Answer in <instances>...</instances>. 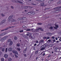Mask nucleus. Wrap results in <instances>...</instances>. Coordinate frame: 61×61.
I'll return each instance as SVG.
<instances>
[{"label":"nucleus","mask_w":61,"mask_h":61,"mask_svg":"<svg viewBox=\"0 0 61 61\" xmlns=\"http://www.w3.org/2000/svg\"><path fill=\"white\" fill-rule=\"evenodd\" d=\"M14 16L13 15H11L9 16L8 19V21H11V19H13L14 18Z\"/></svg>","instance_id":"nucleus-1"},{"label":"nucleus","mask_w":61,"mask_h":61,"mask_svg":"<svg viewBox=\"0 0 61 61\" xmlns=\"http://www.w3.org/2000/svg\"><path fill=\"white\" fill-rule=\"evenodd\" d=\"M35 12L34 11L29 12L28 13V15H35Z\"/></svg>","instance_id":"nucleus-2"},{"label":"nucleus","mask_w":61,"mask_h":61,"mask_svg":"<svg viewBox=\"0 0 61 61\" xmlns=\"http://www.w3.org/2000/svg\"><path fill=\"white\" fill-rule=\"evenodd\" d=\"M44 46H44H42L40 47V48H41L40 49L41 50H43L45 49L46 47Z\"/></svg>","instance_id":"nucleus-3"},{"label":"nucleus","mask_w":61,"mask_h":61,"mask_svg":"<svg viewBox=\"0 0 61 61\" xmlns=\"http://www.w3.org/2000/svg\"><path fill=\"white\" fill-rule=\"evenodd\" d=\"M60 9L61 10V6L58 7H57L55 8L54 9V10L58 9V10H60Z\"/></svg>","instance_id":"nucleus-4"},{"label":"nucleus","mask_w":61,"mask_h":61,"mask_svg":"<svg viewBox=\"0 0 61 61\" xmlns=\"http://www.w3.org/2000/svg\"><path fill=\"white\" fill-rule=\"evenodd\" d=\"M15 27V26H12L10 27H9L6 28L5 29V30H8V29H9V28H13V27Z\"/></svg>","instance_id":"nucleus-5"},{"label":"nucleus","mask_w":61,"mask_h":61,"mask_svg":"<svg viewBox=\"0 0 61 61\" xmlns=\"http://www.w3.org/2000/svg\"><path fill=\"white\" fill-rule=\"evenodd\" d=\"M31 8V7L30 6H25L24 7V8L25 9H30Z\"/></svg>","instance_id":"nucleus-6"},{"label":"nucleus","mask_w":61,"mask_h":61,"mask_svg":"<svg viewBox=\"0 0 61 61\" xmlns=\"http://www.w3.org/2000/svg\"><path fill=\"white\" fill-rule=\"evenodd\" d=\"M12 52L13 53H15V54H16L17 55H18V53H17V51L15 50H13Z\"/></svg>","instance_id":"nucleus-7"},{"label":"nucleus","mask_w":61,"mask_h":61,"mask_svg":"<svg viewBox=\"0 0 61 61\" xmlns=\"http://www.w3.org/2000/svg\"><path fill=\"white\" fill-rule=\"evenodd\" d=\"M5 20H4L2 21L0 23V25H3L4 23H5Z\"/></svg>","instance_id":"nucleus-8"},{"label":"nucleus","mask_w":61,"mask_h":61,"mask_svg":"<svg viewBox=\"0 0 61 61\" xmlns=\"http://www.w3.org/2000/svg\"><path fill=\"white\" fill-rule=\"evenodd\" d=\"M44 42V40H41L39 42V44H41V43H43Z\"/></svg>","instance_id":"nucleus-9"},{"label":"nucleus","mask_w":61,"mask_h":61,"mask_svg":"<svg viewBox=\"0 0 61 61\" xmlns=\"http://www.w3.org/2000/svg\"><path fill=\"white\" fill-rule=\"evenodd\" d=\"M40 28H38L37 29H36L35 30H34V32H38V31L39 30V29Z\"/></svg>","instance_id":"nucleus-10"},{"label":"nucleus","mask_w":61,"mask_h":61,"mask_svg":"<svg viewBox=\"0 0 61 61\" xmlns=\"http://www.w3.org/2000/svg\"><path fill=\"white\" fill-rule=\"evenodd\" d=\"M9 37V36H5L4 38L5 40V39H6L7 38H8Z\"/></svg>","instance_id":"nucleus-11"},{"label":"nucleus","mask_w":61,"mask_h":61,"mask_svg":"<svg viewBox=\"0 0 61 61\" xmlns=\"http://www.w3.org/2000/svg\"><path fill=\"white\" fill-rule=\"evenodd\" d=\"M4 56L5 58H7L8 57V55L6 54H5L4 55Z\"/></svg>","instance_id":"nucleus-12"},{"label":"nucleus","mask_w":61,"mask_h":61,"mask_svg":"<svg viewBox=\"0 0 61 61\" xmlns=\"http://www.w3.org/2000/svg\"><path fill=\"white\" fill-rule=\"evenodd\" d=\"M7 34V33L5 32L2 33L0 35V36H4V35H5Z\"/></svg>","instance_id":"nucleus-13"},{"label":"nucleus","mask_w":61,"mask_h":61,"mask_svg":"<svg viewBox=\"0 0 61 61\" xmlns=\"http://www.w3.org/2000/svg\"><path fill=\"white\" fill-rule=\"evenodd\" d=\"M60 10H58V9H57V10H54L52 11V12H53V13H55L56 12H57V11H60Z\"/></svg>","instance_id":"nucleus-14"},{"label":"nucleus","mask_w":61,"mask_h":61,"mask_svg":"<svg viewBox=\"0 0 61 61\" xmlns=\"http://www.w3.org/2000/svg\"><path fill=\"white\" fill-rule=\"evenodd\" d=\"M46 34L48 36H50L52 35V33H47Z\"/></svg>","instance_id":"nucleus-15"},{"label":"nucleus","mask_w":61,"mask_h":61,"mask_svg":"<svg viewBox=\"0 0 61 61\" xmlns=\"http://www.w3.org/2000/svg\"><path fill=\"white\" fill-rule=\"evenodd\" d=\"M12 50V48H8V51H11Z\"/></svg>","instance_id":"nucleus-16"},{"label":"nucleus","mask_w":61,"mask_h":61,"mask_svg":"<svg viewBox=\"0 0 61 61\" xmlns=\"http://www.w3.org/2000/svg\"><path fill=\"white\" fill-rule=\"evenodd\" d=\"M11 21V22H15V20H14L13 19H11L10 21Z\"/></svg>","instance_id":"nucleus-17"},{"label":"nucleus","mask_w":61,"mask_h":61,"mask_svg":"<svg viewBox=\"0 0 61 61\" xmlns=\"http://www.w3.org/2000/svg\"><path fill=\"white\" fill-rule=\"evenodd\" d=\"M12 44H13V41H11L10 42L9 45L10 46H11Z\"/></svg>","instance_id":"nucleus-18"},{"label":"nucleus","mask_w":61,"mask_h":61,"mask_svg":"<svg viewBox=\"0 0 61 61\" xmlns=\"http://www.w3.org/2000/svg\"><path fill=\"white\" fill-rule=\"evenodd\" d=\"M5 39L4 38V37L2 38L0 40V41H4V40H5Z\"/></svg>","instance_id":"nucleus-19"},{"label":"nucleus","mask_w":61,"mask_h":61,"mask_svg":"<svg viewBox=\"0 0 61 61\" xmlns=\"http://www.w3.org/2000/svg\"><path fill=\"white\" fill-rule=\"evenodd\" d=\"M1 51L2 52H4L5 51V49L4 48H2L1 50Z\"/></svg>","instance_id":"nucleus-20"},{"label":"nucleus","mask_w":61,"mask_h":61,"mask_svg":"<svg viewBox=\"0 0 61 61\" xmlns=\"http://www.w3.org/2000/svg\"><path fill=\"white\" fill-rule=\"evenodd\" d=\"M17 46L18 47H19V46H20V44L19 43H18L17 44Z\"/></svg>","instance_id":"nucleus-21"},{"label":"nucleus","mask_w":61,"mask_h":61,"mask_svg":"<svg viewBox=\"0 0 61 61\" xmlns=\"http://www.w3.org/2000/svg\"><path fill=\"white\" fill-rule=\"evenodd\" d=\"M6 43H4L3 44V45L5 47V46H6Z\"/></svg>","instance_id":"nucleus-22"},{"label":"nucleus","mask_w":61,"mask_h":61,"mask_svg":"<svg viewBox=\"0 0 61 61\" xmlns=\"http://www.w3.org/2000/svg\"><path fill=\"white\" fill-rule=\"evenodd\" d=\"M8 60L9 61H11L12 59H11V58H9L8 59Z\"/></svg>","instance_id":"nucleus-23"},{"label":"nucleus","mask_w":61,"mask_h":61,"mask_svg":"<svg viewBox=\"0 0 61 61\" xmlns=\"http://www.w3.org/2000/svg\"><path fill=\"white\" fill-rule=\"evenodd\" d=\"M1 15L2 16V17H4V16H5V15L3 14V13L1 14Z\"/></svg>","instance_id":"nucleus-24"},{"label":"nucleus","mask_w":61,"mask_h":61,"mask_svg":"<svg viewBox=\"0 0 61 61\" xmlns=\"http://www.w3.org/2000/svg\"><path fill=\"white\" fill-rule=\"evenodd\" d=\"M24 19H26V17H23L21 18V19L22 20Z\"/></svg>","instance_id":"nucleus-25"},{"label":"nucleus","mask_w":61,"mask_h":61,"mask_svg":"<svg viewBox=\"0 0 61 61\" xmlns=\"http://www.w3.org/2000/svg\"><path fill=\"white\" fill-rule=\"evenodd\" d=\"M22 18H20L17 19L19 21V20H21Z\"/></svg>","instance_id":"nucleus-26"},{"label":"nucleus","mask_w":61,"mask_h":61,"mask_svg":"<svg viewBox=\"0 0 61 61\" xmlns=\"http://www.w3.org/2000/svg\"><path fill=\"white\" fill-rule=\"evenodd\" d=\"M41 5L43 6H45V5L44 4V3L43 2L42 3V4H41Z\"/></svg>","instance_id":"nucleus-27"},{"label":"nucleus","mask_w":61,"mask_h":61,"mask_svg":"<svg viewBox=\"0 0 61 61\" xmlns=\"http://www.w3.org/2000/svg\"><path fill=\"white\" fill-rule=\"evenodd\" d=\"M17 49L18 51H20V49L19 48H17Z\"/></svg>","instance_id":"nucleus-28"},{"label":"nucleus","mask_w":61,"mask_h":61,"mask_svg":"<svg viewBox=\"0 0 61 61\" xmlns=\"http://www.w3.org/2000/svg\"><path fill=\"white\" fill-rule=\"evenodd\" d=\"M7 41L8 42H10L11 41V39H8L7 40Z\"/></svg>","instance_id":"nucleus-29"},{"label":"nucleus","mask_w":61,"mask_h":61,"mask_svg":"<svg viewBox=\"0 0 61 61\" xmlns=\"http://www.w3.org/2000/svg\"><path fill=\"white\" fill-rule=\"evenodd\" d=\"M4 58H2L1 59V61H4Z\"/></svg>","instance_id":"nucleus-30"},{"label":"nucleus","mask_w":61,"mask_h":61,"mask_svg":"<svg viewBox=\"0 0 61 61\" xmlns=\"http://www.w3.org/2000/svg\"><path fill=\"white\" fill-rule=\"evenodd\" d=\"M12 9H14V7H13V6H11V7H10Z\"/></svg>","instance_id":"nucleus-31"},{"label":"nucleus","mask_w":61,"mask_h":61,"mask_svg":"<svg viewBox=\"0 0 61 61\" xmlns=\"http://www.w3.org/2000/svg\"><path fill=\"white\" fill-rule=\"evenodd\" d=\"M58 48L57 47H56L55 48L54 50H57V49H58Z\"/></svg>","instance_id":"nucleus-32"},{"label":"nucleus","mask_w":61,"mask_h":61,"mask_svg":"<svg viewBox=\"0 0 61 61\" xmlns=\"http://www.w3.org/2000/svg\"><path fill=\"white\" fill-rule=\"evenodd\" d=\"M19 32H20V33H21V32H23V30H20Z\"/></svg>","instance_id":"nucleus-33"},{"label":"nucleus","mask_w":61,"mask_h":61,"mask_svg":"<svg viewBox=\"0 0 61 61\" xmlns=\"http://www.w3.org/2000/svg\"><path fill=\"white\" fill-rule=\"evenodd\" d=\"M15 56L16 58H18V56L16 55V54H15Z\"/></svg>","instance_id":"nucleus-34"},{"label":"nucleus","mask_w":61,"mask_h":61,"mask_svg":"<svg viewBox=\"0 0 61 61\" xmlns=\"http://www.w3.org/2000/svg\"><path fill=\"white\" fill-rule=\"evenodd\" d=\"M51 40L53 41V42H56V40H55V39H52Z\"/></svg>","instance_id":"nucleus-35"},{"label":"nucleus","mask_w":61,"mask_h":61,"mask_svg":"<svg viewBox=\"0 0 61 61\" xmlns=\"http://www.w3.org/2000/svg\"><path fill=\"white\" fill-rule=\"evenodd\" d=\"M40 28L39 29V30H40V29L41 30V31H44V30L42 29V28Z\"/></svg>","instance_id":"nucleus-36"},{"label":"nucleus","mask_w":61,"mask_h":61,"mask_svg":"<svg viewBox=\"0 0 61 61\" xmlns=\"http://www.w3.org/2000/svg\"><path fill=\"white\" fill-rule=\"evenodd\" d=\"M14 39L15 40H16L17 39V37L16 36L14 37Z\"/></svg>","instance_id":"nucleus-37"},{"label":"nucleus","mask_w":61,"mask_h":61,"mask_svg":"<svg viewBox=\"0 0 61 61\" xmlns=\"http://www.w3.org/2000/svg\"><path fill=\"white\" fill-rule=\"evenodd\" d=\"M38 25H41L42 24L41 23H37Z\"/></svg>","instance_id":"nucleus-38"},{"label":"nucleus","mask_w":61,"mask_h":61,"mask_svg":"<svg viewBox=\"0 0 61 61\" xmlns=\"http://www.w3.org/2000/svg\"><path fill=\"white\" fill-rule=\"evenodd\" d=\"M23 22H24L23 21H21L20 22V23H23Z\"/></svg>","instance_id":"nucleus-39"},{"label":"nucleus","mask_w":61,"mask_h":61,"mask_svg":"<svg viewBox=\"0 0 61 61\" xmlns=\"http://www.w3.org/2000/svg\"><path fill=\"white\" fill-rule=\"evenodd\" d=\"M19 3H20V4H22V3H23L22 2L20 1H19Z\"/></svg>","instance_id":"nucleus-40"},{"label":"nucleus","mask_w":61,"mask_h":61,"mask_svg":"<svg viewBox=\"0 0 61 61\" xmlns=\"http://www.w3.org/2000/svg\"><path fill=\"white\" fill-rule=\"evenodd\" d=\"M55 26L56 27V28H58V25H55Z\"/></svg>","instance_id":"nucleus-41"},{"label":"nucleus","mask_w":61,"mask_h":61,"mask_svg":"<svg viewBox=\"0 0 61 61\" xmlns=\"http://www.w3.org/2000/svg\"><path fill=\"white\" fill-rule=\"evenodd\" d=\"M7 48H5V51L6 52H7Z\"/></svg>","instance_id":"nucleus-42"},{"label":"nucleus","mask_w":61,"mask_h":61,"mask_svg":"<svg viewBox=\"0 0 61 61\" xmlns=\"http://www.w3.org/2000/svg\"><path fill=\"white\" fill-rule=\"evenodd\" d=\"M61 2L59 1L57 3V4H61Z\"/></svg>","instance_id":"nucleus-43"},{"label":"nucleus","mask_w":61,"mask_h":61,"mask_svg":"<svg viewBox=\"0 0 61 61\" xmlns=\"http://www.w3.org/2000/svg\"><path fill=\"white\" fill-rule=\"evenodd\" d=\"M31 5H36V4H35L33 3H31Z\"/></svg>","instance_id":"nucleus-44"},{"label":"nucleus","mask_w":61,"mask_h":61,"mask_svg":"<svg viewBox=\"0 0 61 61\" xmlns=\"http://www.w3.org/2000/svg\"><path fill=\"white\" fill-rule=\"evenodd\" d=\"M46 39H50V37H47V38H46Z\"/></svg>","instance_id":"nucleus-45"},{"label":"nucleus","mask_w":61,"mask_h":61,"mask_svg":"<svg viewBox=\"0 0 61 61\" xmlns=\"http://www.w3.org/2000/svg\"><path fill=\"white\" fill-rule=\"evenodd\" d=\"M43 38L44 39H46V37H44Z\"/></svg>","instance_id":"nucleus-46"},{"label":"nucleus","mask_w":61,"mask_h":61,"mask_svg":"<svg viewBox=\"0 0 61 61\" xmlns=\"http://www.w3.org/2000/svg\"><path fill=\"white\" fill-rule=\"evenodd\" d=\"M24 55L25 57H26V55L25 54H24Z\"/></svg>","instance_id":"nucleus-47"},{"label":"nucleus","mask_w":61,"mask_h":61,"mask_svg":"<svg viewBox=\"0 0 61 61\" xmlns=\"http://www.w3.org/2000/svg\"><path fill=\"white\" fill-rule=\"evenodd\" d=\"M53 28L52 27H51L50 28V29H52Z\"/></svg>","instance_id":"nucleus-48"},{"label":"nucleus","mask_w":61,"mask_h":61,"mask_svg":"<svg viewBox=\"0 0 61 61\" xmlns=\"http://www.w3.org/2000/svg\"><path fill=\"white\" fill-rule=\"evenodd\" d=\"M54 28H55V29H57V28H56V27L54 26L53 27Z\"/></svg>","instance_id":"nucleus-49"},{"label":"nucleus","mask_w":61,"mask_h":61,"mask_svg":"<svg viewBox=\"0 0 61 61\" xmlns=\"http://www.w3.org/2000/svg\"><path fill=\"white\" fill-rule=\"evenodd\" d=\"M27 31H30V29H27Z\"/></svg>","instance_id":"nucleus-50"},{"label":"nucleus","mask_w":61,"mask_h":61,"mask_svg":"<svg viewBox=\"0 0 61 61\" xmlns=\"http://www.w3.org/2000/svg\"><path fill=\"white\" fill-rule=\"evenodd\" d=\"M36 43H38V41L37 40L36 41Z\"/></svg>","instance_id":"nucleus-51"},{"label":"nucleus","mask_w":61,"mask_h":61,"mask_svg":"<svg viewBox=\"0 0 61 61\" xmlns=\"http://www.w3.org/2000/svg\"><path fill=\"white\" fill-rule=\"evenodd\" d=\"M55 52H59V51H55Z\"/></svg>","instance_id":"nucleus-52"},{"label":"nucleus","mask_w":61,"mask_h":61,"mask_svg":"<svg viewBox=\"0 0 61 61\" xmlns=\"http://www.w3.org/2000/svg\"><path fill=\"white\" fill-rule=\"evenodd\" d=\"M52 39H55V37L53 36L51 37Z\"/></svg>","instance_id":"nucleus-53"},{"label":"nucleus","mask_w":61,"mask_h":61,"mask_svg":"<svg viewBox=\"0 0 61 61\" xmlns=\"http://www.w3.org/2000/svg\"><path fill=\"white\" fill-rule=\"evenodd\" d=\"M38 53V51H37L35 52V54H37Z\"/></svg>","instance_id":"nucleus-54"},{"label":"nucleus","mask_w":61,"mask_h":61,"mask_svg":"<svg viewBox=\"0 0 61 61\" xmlns=\"http://www.w3.org/2000/svg\"><path fill=\"white\" fill-rule=\"evenodd\" d=\"M51 55H49L48 56V57H49L50 56H51Z\"/></svg>","instance_id":"nucleus-55"},{"label":"nucleus","mask_w":61,"mask_h":61,"mask_svg":"<svg viewBox=\"0 0 61 61\" xmlns=\"http://www.w3.org/2000/svg\"><path fill=\"white\" fill-rule=\"evenodd\" d=\"M48 42H51V40L49 39L48 40Z\"/></svg>","instance_id":"nucleus-56"},{"label":"nucleus","mask_w":61,"mask_h":61,"mask_svg":"<svg viewBox=\"0 0 61 61\" xmlns=\"http://www.w3.org/2000/svg\"><path fill=\"white\" fill-rule=\"evenodd\" d=\"M5 29V30H1V31H4V30H5V29Z\"/></svg>","instance_id":"nucleus-57"},{"label":"nucleus","mask_w":61,"mask_h":61,"mask_svg":"<svg viewBox=\"0 0 61 61\" xmlns=\"http://www.w3.org/2000/svg\"><path fill=\"white\" fill-rule=\"evenodd\" d=\"M1 54H2V52L1 51L0 52V55H1Z\"/></svg>","instance_id":"nucleus-58"},{"label":"nucleus","mask_w":61,"mask_h":61,"mask_svg":"<svg viewBox=\"0 0 61 61\" xmlns=\"http://www.w3.org/2000/svg\"><path fill=\"white\" fill-rule=\"evenodd\" d=\"M16 3H19V1H15Z\"/></svg>","instance_id":"nucleus-59"},{"label":"nucleus","mask_w":61,"mask_h":61,"mask_svg":"<svg viewBox=\"0 0 61 61\" xmlns=\"http://www.w3.org/2000/svg\"><path fill=\"white\" fill-rule=\"evenodd\" d=\"M2 47H0V50H1V49H2Z\"/></svg>","instance_id":"nucleus-60"},{"label":"nucleus","mask_w":61,"mask_h":61,"mask_svg":"<svg viewBox=\"0 0 61 61\" xmlns=\"http://www.w3.org/2000/svg\"><path fill=\"white\" fill-rule=\"evenodd\" d=\"M34 46H36V43L34 45Z\"/></svg>","instance_id":"nucleus-61"},{"label":"nucleus","mask_w":61,"mask_h":61,"mask_svg":"<svg viewBox=\"0 0 61 61\" xmlns=\"http://www.w3.org/2000/svg\"><path fill=\"white\" fill-rule=\"evenodd\" d=\"M58 49H59V51L60 50H61V49L60 48H60H58Z\"/></svg>","instance_id":"nucleus-62"},{"label":"nucleus","mask_w":61,"mask_h":61,"mask_svg":"<svg viewBox=\"0 0 61 61\" xmlns=\"http://www.w3.org/2000/svg\"><path fill=\"white\" fill-rule=\"evenodd\" d=\"M36 1H39V2H40V1H41V0H36Z\"/></svg>","instance_id":"nucleus-63"},{"label":"nucleus","mask_w":61,"mask_h":61,"mask_svg":"<svg viewBox=\"0 0 61 61\" xmlns=\"http://www.w3.org/2000/svg\"><path fill=\"white\" fill-rule=\"evenodd\" d=\"M57 39H58L57 38V37H56V40H57Z\"/></svg>","instance_id":"nucleus-64"}]
</instances>
